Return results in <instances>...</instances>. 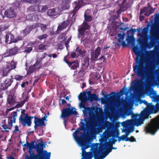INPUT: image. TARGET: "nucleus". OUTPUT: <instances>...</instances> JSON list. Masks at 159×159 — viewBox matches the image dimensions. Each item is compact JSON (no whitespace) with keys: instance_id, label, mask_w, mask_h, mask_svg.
Masks as SVG:
<instances>
[{"instance_id":"34","label":"nucleus","mask_w":159,"mask_h":159,"mask_svg":"<svg viewBox=\"0 0 159 159\" xmlns=\"http://www.w3.org/2000/svg\"><path fill=\"white\" fill-rule=\"evenodd\" d=\"M23 146H26L27 148H29V149H31L33 148H36L35 146H34V142H32L30 143L27 142L26 143L23 145Z\"/></svg>"},{"instance_id":"38","label":"nucleus","mask_w":159,"mask_h":159,"mask_svg":"<svg viewBox=\"0 0 159 159\" xmlns=\"http://www.w3.org/2000/svg\"><path fill=\"white\" fill-rule=\"evenodd\" d=\"M90 27L87 22H84L82 24L80 28L81 29L85 31L86 30H88Z\"/></svg>"},{"instance_id":"17","label":"nucleus","mask_w":159,"mask_h":159,"mask_svg":"<svg viewBox=\"0 0 159 159\" xmlns=\"http://www.w3.org/2000/svg\"><path fill=\"white\" fill-rule=\"evenodd\" d=\"M4 15L6 17L11 18L15 17L16 13L14 9L11 7L5 11Z\"/></svg>"},{"instance_id":"60","label":"nucleus","mask_w":159,"mask_h":159,"mask_svg":"<svg viewBox=\"0 0 159 159\" xmlns=\"http://www.w3.org/2000/svg\"><path fill=\"white\" fill-rule=\"evenodd\" d=\"M119 43L121 44V46L123 47H125L128 46L127 44L126 43L125 41H122V40H121V42Z\"/></svg>"},{"instance_id":"11","label":"nucleus","mask_w":159,"mask_h":159,"mask_svg":"<svg viewBox=\"0 0 159 159\" xmlns=\"http://www.w3.org/2000/svg\"><path fill=\"white\" fill-rule=\"evenodd\" d=\"M16 63L12 60L10 63H8L6 66L3 67L1 70L2 76H7L11 70L16 68Z\"/></svg>"},{"instance_id":"20","label":"nucleus","mask_w":159,"mask_h":159,"mask_svg":"<svg viewBox=\"0 0 159 159\" xmlns=\"http://www.w3.org/2000/svg\"><path fill=\"white\" fill-rule=\"evenodd\" d=\"M122 125L124 128V131L125 132L126 135H125L127 136V137L130 133L134 131V128L133 127L126 123H125L124 122H122Z\"/></svg>"},{"instance_id":"37","label":"nucleus","mask_w":159,"mask_h":159,"mask_svg":"<svg viewBox=\"0 0 159 159\" xmlns=\"http://www.w3.org/2000/svg\"><path fill=\"white\" fill-rule=\"evenodd\" d=\"M25 2L30 3L34 4L35 5H39L41 2V0H24Z\"/></svg>"},{"instance_id":"35","label":"nucleus","mask_w":159,"mask_h":159,"mask_svg":"<svg viewBox=\"0 0 159 159\" xmlns=\"http://www.w3.org/2000/svg\"><path fill=\"white\" fill-rule=\"evenodd\" d=\"M89 38L88 37H85V36L81 38V42L84 45L89 43L90 41Z\"/></svg>"},{"instance_id":"5","label":"nucleus","mask_w":159,"mask_h":159,"mask_svg":"<svg viewBox=\"0 0 159 159\" xmlns=\"http://www.w3.org/2000/svg\"><path fill=\"white\" fill-rule=\"evenodd\" d=\"M159 111V103H157L155 106H151L148 109H144L140 113V125L143 124V121L148 118L150 114L155 113Z\"/></svg>"},{"instance_id":"53","label":"nucleus","mask_w":159,"mask_h":159,"mask_svg":"<svg viewBox=\"0 0 159 159\" xmlns=\"http://www.w3.org/2000/svg\"><path fill=\"white\" fill-rule=\"evenodd\" d=\"M32 50V47H28L27 46L25 48V50L24 51L25 52H30Z\"/></svg>"},{"instance_id":"54","label":"nucleus","mask_w":159,"mask_h":159,"mask_svg":"<svg viewBox=\"0 0 159 159\" xmlns=\"http://www.w3.org/2000/svg\"><path fill=\"white\" fill-rule=\"evenodd\" d=\"M111 136L114 138H118V140L119 142H120L122 140L121 137H118L117 135L115 133H112L111 134Z\"/></svg>"},{"instance_id":"33","label":"nucleus","mask_w":159,"mask_h":159,"mask_svg":"<svg viewBox=\"0 0 159 159\" xmlns=\"http://www.w3.org/2000/svg\"><path fill=\"white\" fill-rule=\"evenodd\" d=\"M47 14L50 16H54L57 14L56 12H55V8L50 9L48 10L47 12Z\"/></svg>"},{"instance_id":"39","label":"nucleus","mask_w":159,"mask_h":159,"mask_svg":"<svg viewBox=\"0 0 159 159\" xmlns=\"http://www.w3.org/2000/svg\"><path fill=\"white\" fill-rule=\"evenodd\" d=\"M78 37L79 38H82V37L85 36V32L84 30H83L80 28H79L78 30Z\"/></svg>"},{"instance_id":"2","label":"nucleus","mask_w":159,"mask_h":159,"mask_svg":"<svg viewBox=\"0 0 159 159\" xmlns=\"http://www.w3.org/2000/svg\"><path fill=\"white\" fill-rule=\"evenodd\" d=\"M83 127H80L73 133V136L75 140L81 146L82 157L81 159H92L93 154L91 151L86 152L85 149L89 147V145L85 139V134L81 130H84Z\"/></svg>"},{"instance_id":"56","label":"nucleus","mask_w":159,"mask_h":159,"mask_svg":"<svg viewBox=\"0 0 159 159\" xmlns=\"http://www.w3.org/2000/svg\"><path fill=\"white\" fill-rule=\"evenodd\" d=\"M75 52H76V54L78 56L80 55L81 49H80L79 47H77L75 50Z\"/></svg>"},{"instance_id":"64","label":"nucleus","mask_w":159,"mask_h":159,"mask_svg":"<svg viewBox=\"0 0 159 159\" xmlns=\"http://www.w3.org/2000/svg\"><path fill=\"white\" fill-rule=\"evenodd\" d=\"M106 59L104 56H102L101 57L98 59V60H101V61H102L101 62L102 63V62H105Z\"/></svg>"},{"instance_id":"42","label":"nucleus","mask_w":159,"mask_h":159,"mask_svg":"<svg viewBox=\"0 0 159 159\" xmlns=\"http://www.w3.org/2000/svg\"><path fill=\"white\" fill-rule=\"evenodd\" d=\"M143 103H144L147 106L148 108L146 109H148L149 107H151V106H154L153 105H150V104L148 103V102L146 101L145 100H143L140 98V104H141Z\"/></svg>"},{"instance_id":"49","label":"nucleus","mask_w":159,"mask_h":159,"mask_svg":"<svg viewBox=\"0 0 159 159\" xmlns=\"http://www.w3.org/2000/svg\"><path fill=\"white\" fill-rule=\"evenodd\" d=\"M144 46L146 48H151L153 46V44L150 43L145 42L144 43Z\"/></svg>"},{"instance_id":"51","label":"nucleus","mask_w":159,"mask_h":159,"mask_svg":"<svg viewBox=\"0 0 159 159\" xmlns=\"http://www.w3.org/2000/svg\"><path fill=\"white\" fill-rule=\"evenodd\" d=\"M48 37V35L46 34H44L42 35H39L37 38L40 40H42L43 39L46 38Z\"/></svg>"},{"instance_id":"10","label":"nucleus","mask_w":159,"mask_h":159,"mask_svg":"<svg viewBox=\"0 0 159 159\" xmlns=\"http://www.w3.org/2000/svg\"><path fill=\"white\" fill-rule=\"evenodd\" d=\"M33 118V116H29L27 113L26 116L24 117H22V116H20L19 118V123L20 124H21L23 127H25L26 125L28 126H30L32 124L31 120Z\"/></svg>"},{"instance_id":"52","label":"nucleus","mask_w":159,"mask_h":159,"mask_svg":"<svg viewBox=\"0 0 159 159\" xmlns=\"http://www.w3.org/2000/svg\"><path fill=\"white\" fill-rule=\"evenodd\" d=\"M24 78L23 76L20 75H16L15 76V79L17 80L20 81L22 80Z\"/></svg>"},{"instance_id":"7","label":"nucleus","mask_w":159,"mask_h":159,"mask_svg":"<svg viewBox=\"0 0 159 159\" xmlns=\"http://www.w3.org/2000/svg\"><path fill=\"white\" fill-rule=\"evenodd\" d=\"M159 129V118L152 119L151 122L146 126L145 130L147 133L154 134Z\"/></svg>"},{"instance_id":"41","label":"nucleus","mask_w":159,"mask_h":159,"mask_svg":"<svg viewBox=\"0 0 159 159\" xmlns=\"http://www.w3.org/2000/svg\"><path fill=\"white\" fill-rule=\"evenodd\" d=\"M84 16L85 19V20L87 22H90L92 19V17L89 15H87L85 13H84Z\"/></svg>"},{"instance_id":"8","label":"nucleus","mask_w":159,"mask_h":159,"mask_svg":"<svg viewBox=\"0 0 159 159\" xmlns=\"http://www.w3.org/2000/svg\"><path fill=\"white\" fill-rule=\"evenodd\" d=\"M105 148L100 145L98 148L95 149L93 152V157L94 159H103L105 158L110 153L106 150L105 152Z\"/></svg>"},{"instance_id":"50","label":"nucleus","mask_w":159,"mask_h":159,"mask_svg":"<svg viewBox=\"0 0 159 159\" xmlns=\"http://www.w3.org/2000/svg\"><path fill=\"white\" fill-rule=\"evenodd\" d=\"M133 113L132 111L128 109H126L124 111L125 114L127 116H129L130 115H131Z\"/></svg>"},{"instance_id":"12","label":"nucleus","mask_w":159,"mask_h":159,"mask_svg":"<svg viewBox=\"0 0 159 159\" xmlns=\"http://www.w3.org/2000/svg\"><path fill=\"white\" fill-rule=\"evenodd\" d=\"M138 116H139V114H135L133 113L131 115V119L123 122L133 127L134 126H139V118H137Z\"/></svg>"},{"instance_id":"27","label":"nucleus","mask_w":159,"mask_h":159,"mask_svg":"<svg viewBox=\"0 0 159 159\" xmlns=\"http://www.w3.org/2000/svg\"><path fill=\"white\" fill-rule=\"evenodd\" d=\"M34 124H37L39 126H45L46 125L45 122H43V120L41 119L36 116L34 117Z\"/></svg>"},{"instance_id":"24","label":"nucleus","mask_w":159,"mask_h":159,"mask_svg":"<svg viewBox=\"0 0 159 159\" xmlns=\"http://www.w3.org/2000/svg\"><path fill=\"white\" fill-rule=\"evenodd\" d=\"M88 106V104H87V103H82V104H80L79 107L80 108H83L84 110H83V113L84 114H87L91 110V108L90 107H87L86 106Z\"/></svg>"},{"instance_id":"31","label":"nucleus","mask_w":159,"mask_h":159,"mask_svg":"<svg viewBox=\"0 0 159 159\" xmlns=\"http://www.w3.org/2000/svg\"><path fill=\"white\" fill-rule=\"evenodd\" d=\"M89 66H87L86 64V65H82L81 68L80 70L79 71L78 74L81 76L83 77L85 74L84 71L87 69Z\"/></svg>"},{"instance_id":"6","label":"nucleus","mask_w":159,"mask_h":159,"mask_svg":"<svg viewBox=\"0 0 159 159\" xmlns=\"http://www.w3.org/2000/svg\"><path fill=\"white\" fill-rule=\"evenodd\" d=\"M78 113L76 111L74 107H70L66 108H63L61 111L60 118H63V123L65 126L66 125L67 122L68 118L71 115H77Z\"/></svg>"},{"instance_id":"29","label":"nucleus","mask_w":159,"mask_h":159,"mask_svg":"<svg viewBox=\"0 0 159 159\" xmlns=\"http://www.w3.org/2000/svg\"><path fill=\"white\" fill-rule=\"evenodd\" d=\"M68 66L71 70H74L79 67V64L78 61H75L70 62Z\"/></svg>"},{"instance_id":"3","label":"nucleus","mask_w":159,"mask_h":159,"mask_svg":"<svg viewBox=\"0 0 159 159\" xmlns=\"http://www.w3.org/2000/svg\"><path fill=\"white\" fill-rule=\"evenodd\" d=\"M133 91V93H130L129 99L133 102H139V78H136L131 83V86L128 90L127 88L124 87L120 90L121 95L125 94L127 96L129 93Z\"/></svg>"},{"instance_id":"43","label":"nucleus","mask_w":159,"mask_h":159,"mask_svg":"<svg viewBox=\"0 0 159 159\" xmlns=\"http://www.w3.org/2000/svg\"><path fill=\"white\" fill-rule=\"evenodd\" d=\"M48 55V54L46 53V52H44V53H43L42 56H41V57H40L39 58V60H37L36 61H38V62H39V63L40 64H41V67L42 66V63H41L40 62L41 61L44 59V58L46 56H47Z\"/></svg>"},{"instance_id":"45","label":"nucleus","mask_w":159,"mask_h":159,"mask_svg":"<svg viewBox=\"0 0 159 159\" xmlns=\"http://www.w3.org/2000/svg\"><path fill=\"white\" fill-rule=\"evenodd\" d=\"M39 26L40 27L41 30L43 32L45 31L47 29V26L46 25L40 24Z\"/></svg>"},{"instance_id":"47","label":"nucleus","mask_w":159,"mask_h":159,"mask_svg":"<svg viewBox=\"0 0 159 159\" xmlns=\"http://www.w3.org/2000/svg\"><path fill=\"white\" fill-rule=\"evenodd\" d=\"M8 27L9 26L6 25H0V32L7 29Z\"/></svg>"},{"instance_id":"9","label":"nucleus","mask_w":159,"mask_h":159,"mask_svg":"<svg viewBox=\"0 0 159 159\" xmlns=\"http://www.w3.org/2000/svg\"><path fill=\"white\" fill-rule=\"evenodd\" d=\"M133 0H118L116 4L120 7V10L121 11L126 10L132 4Z\"/></svg>"},{"instance_id":"55","label":"nucleus","mask_w":159,"mask_h":159,"mask_svg":"<svg viewBox=\"0 0 159 159\" xmlns=\"http://www.w3.org/2000/svg\"><path fill=\"white\" fill-rule=\"evenodd\" d=\"M129 141L131 142L135 141V139L134 136H131L130 138H127L126 141Z\"/></svg>"},{"instance_id":"48","label":"nucleus","mask_w":159,"mask_h":159,"mask_svg":"<svg viewBox=\"0 0 159 159\" xmlns=\"http://www.w3.org/2000/svg\"><path fill=\"white\" fill-rule=\"evenodd\" d=\"M47 46V45L46 44H41L39 45L38 48L39 50H43L45 49Z\"/></svg>"},{"instance_id":"19","label":"nucleus","mask_w":159,"mask_h":159,"mask_svg":"<svg viewBox=\"0 0 159 159\" xmlns=\"http://www.w3.org/2000/svg\"><path fill=\"white\" fill-rule=\"evenodd\" d=\"M5 42L8 43L9 41V43L13 42H16L17 40L15 39V36L11 33H8L6 34L5 36Z\"/></svg>"},{"instance_id":"13","label":"nucleus","mask_w":159,"mask_h":159,"mask_svg":"<svg viewBox=\"0 0 159 159\" xmlns=\"http://www.w3.org/2000/svg\"><path fill=\"white\" fill-rule=\"evenodd\" d=\"M10 79H7L4 81L3 84H2L0 87L1 91H3L7 90L8 87L11 86L13 82V76H10Z\"/></svg>"},{"instance_id":"61","label":"nucleus","mask_w":159,"mask_h":159,"mask_svg":"<svg viewBox=\"0 0 159 159\" xmlns=\"http://www.w3.org/2000/svg\"><path fill=\"white\" fill-rule=\"evenodd\" d=\"M5 36H4L2 34H0V43H2L3 41L4 40Z\"/></svg>"},{"instance_id":"59","label":"nucleus","mask_w":159,"mask_h":159,"mask_svg":"<svg viewBox=\"0 0 159 159\" xmlns=\"http://www.w3.org/2000/svg\"><path fill=\"white\" fill-rule=\"evenodd\" d=\"M29 84V82L28 81H26L25 82H23L21 84V87L22 88H25L26 86H27Z\"/></svg>"},{"instance_id":"1","label":"nucleus","mask_w":159,"mask_h":159,"mask_svg":"<svg viewBox=\"0 0 159 159\" xmlns=\"http://www.w3.org/2000/svg\"><path fill=\"white\" fill-rule=\"evenodd\" d=\"M139 28L130 29L127 31L126 40L128 44H131L132 51L135 57L133 56L135 62L133 65L134 73L131 75L134 77L136 75L139 77Z\"/></svg>"},{"instance_id":"36","label":"nucleus","mask_w":159,"mask_h":159,"mask_svg":"<svg viewBox=\"0 0 159 159\" xmlns=\"http://www.w3.org/2000/svg\"><path fill=\"white\" fill-rule=\"evenodd\" d=\"M88 99V100L91 102H92L94 100L97 101L98 100V96H97L96 94H93L90 96H89Z\"/></svg>"},{"instance_id":"57","label":"nucleus","mask_w":159,"mask_h":159,"mask_svg":"<svg viewBox=\"0 0 159 159\" xmlns=\"http://www.w3.org/2000/svg\"><path fill=\"white\" fill-rule=\"evenodd\" d=\"M36 26L35 25H30L27 27L30 32L33 29L36 28Z\"/></svg>"},{"instance_id":"28","label":"nucleus","mask_w":159,"mask_h":159,"mask_svg":"<svg viewBox=\"0 0 159 159\" xmlns=\"http://www.w3.org/2000/svg\"><path fill=\"white\" fill-rule=\"evenodd\" d=\"M39 5H34L31 6L28 8V11L30 12H32L34 11H40Z\"/></svg>"},{"instance_id":"30","label":"nucleus","mask_w":159,"mask_h":159,"mask_svg":"<svg viewBox=\"0 0 159 159\" xmlns=\"http://www.w3.org/2000/svg\"><path fill=\"white\" fill-rule=\"evenodd\" d=\"M28 96H25L23 100L19 102L15 106L13 107H15V108H16L21 107L24 105L25 102L28 101Z\"/></svg>"},{"instance_id":"15","label":"nucleus","mask_w":159,"mask_h":159,"mask_svg":"<svg viewBox=\"0 0 159 159\" xmlns=\"http://www.w3.org/2000/svg\"><path fill=\"white\" fill-rule=\"evenodd\" d=\"M41 67V64H40L38 61H36L33 65L30 66L27 71L26 75H30L35 71L36 69H39Z\"/></svg>"},{"instance_id":"25","label":"nucleus","mask_w":159,"mask_h":159,"mask_svg":"<svg viewBox=\"0 0 159 159\" xmlns=\"http://www.w3.org/2000/svg\"><path fill=\"white\" fill-rule=\"evenodd\" d=\"M74 3L76 4V6L74 7L73 10V12L74 13L73 16L74 15L75 13L83 5V0H78V2H75Z\"/></svg>"},{"instance_id":"62","label":"nucleus","mask_w":159,"mask_h":159,"mask_svg":"<svg viewBox=\"0 0 159 159\" xmlns=\"http://www.w3.org/2000/svg\"><path fill=\"white\" fill-rule=\"evenodd\" d=\"M20 111H21V114L20 116H22V117H24L25 116H26V115L27 114L25 113V109H19Z\"/></svg>"},{"instance_id":"32","label":"nucleus","mask_w":159,"mask_h":159,"mask_svg":"<svg viewBox=\"0 0 159 159\" xmlns=\"http://www.w3.org/2000/svg\"><path fill=\"white\" fill-rule=\"evenodd\" d=\"M2 123V127L5 130L7 129L11 130L12 129V127L13 126V125H9L8 123V124L7 125L6 120H4Z\"/></svg>"},{"instance_id":"21","label":"nucleus","mask_w":159,"mask_h":159,"mask_svg":"<svg viewBox=\"0 0 159 159\" xmlns=\"http://www.w3.org/2000/svg\"><path fill=\"white\" fill-rule=\"evenodd\" d=\"M70 20L68 19L63 21L60 25L58 26L57 31L60 32L65 29L70 24Z\"/></svg>"},{"instance_id":"16","label":"nucleus","mask_w":159,"mask_h":159,"mask_svg":"<svg viewBox=\"0 0 159 159\" xmlns=\"http://www.w3.org/2000/svg\"><path fill=\"white\" fill-rule=\"evenodd\" d=\"M20 52V49L17 46H15L13 48L9 49L7 53H5L4 57H6L15 55Z\"/></svg>"},{"instance_id":"46","label":"nucleus","mask_w":159,"mask_h":159,"mask_svg":"<svg viewBox=\"0 0 159 159\" xmlns=\"http://www.w3.org/2000/svg\"><path fill=\"white\" fill-rule=\"evenodd\" d=\"M89 59L88 57L85 58L82 61V65H86V64L87 66H89Z\"/></svg>"},{"instance_id":"14","label":"nucleus","mask_w":159,"mask_h":159,"mask_svg":"<svg viewBox=\"0 0 159 159\" xmlns=\"http://www.w3.org/2000/svg\"><path fill=\"white\" fill-rule=\"evenodd\" d=\"M18 111H20V110H17L16 111L12 112L11 115L8 117L7 122L10 125H13V123H16V119L17 116Z\"/></svg>"},{"instance_id":"4","label":"nucleus","mask_w":159,"mask_h":159,"mask_svg":"<svg viewBox=\"0 0 159 159\" xmlns=\"http://www.w3.org/2000/svg\"><path fill=\"white\" fill-rule=\"evenodd\" d=\"M36 148H37V154L33 155L32 157L33 159H50L51 156V152H48L46 150H43V148L45 147L44 143L43 144V141L41 140L40 142L38 144L35 143Z\"/></svg>"},{"instance_id":"26","label":"nucleus","mask_w":159,"mask_h":159,"mask_svg":"<svg viewBox=\"0 0 159 159\" xmlns=\"http://www.w3.org/2000/svg\"><path fill=\"white\" fill-rule=\"evenodd\" d=\"M100 145H101L102 147H103L105 148V149L107 148L106 149L108 152H111L112 149L113 148L112 144L111 143L109 142H106Z\"/></svg>"},{"instance_id":"22","label":"nucleus","mask_w":159,"mask_h":159,"mask_svg":"<svg viewBox=\"0 0 159 159\" xmlns=\"http://www.w3.org/2000/svg\"><path fill=\"white\" fill-rule=\"evenodd\" d=\"M78 98L81 101L80 104H82V102L87 103V101L88 100L85 92H83V93L81 92L78 96Z\"/></svg>"},{"instance_id":"63","label":"nucleus","mask_w":159,"mask_h":159,"mask_svg":"<svg viewBox=\"0 0 159 159\" xmlns=\"http://www.w3.org/2000/svg\"><path fill=\"white\" fill-rule=\"evenodd\" d=\"M15 129L13 131V133L14 134V133H16L17 131H19L20 130L19 129V127L17 125H16L15 126Z\"/></svg>"},{"instance_id":"40","label":"nucleus","mask_w":159,"mask_h":159,"mask_svg":"<svg viewBox=\"0 0 159 159\" xmlns=\"http://www.w3.org/2000/svg\"><path fill=\"white\" fill-rule=\"evenodd\" d=\"M125 33L124 32H123L122 34L119 33L118 34V36L119 37V39H118V42H121V40H123L124 39Z\"/></svg>"},{"instance_id":"18","label":"nucleus","mask_w":159,"mask_h":159,"mask_svg":"<svg viewBox=\"0 0 159 159\" xmlns=\"http://www.w3.org/2000/svg\"><path fill=\"white\" fill-rule=\"evenodd\" d=\"M101 48L99 47H98L95 49L94 52H93V53L91 54V60L92 61H97L98 57L100 53Z\"/></svg>"},{"instance_id":"58","label":"nucleus","mask_w":159,"mask_h":159,"mask_svg":"<svg viewBox=\"0 0 159 159\" xmlns=\"http://www.w3.org/2000/svg\"><path fill=\"white\" fill-rule=\"evenodd\" d=\"M48 9V7L47 6H43L42 8L41 11L40 12H45Z\"/></svg>"},{"instance_id":"44","label":"nucleus","mask_w":159,"mask_h":159,"mask_svg":"<svg viewBox=\"0 0 159 159\" xmlns=\"http://www.w3.org/2000/svg\"><path fill=\"white\" fill-rule=\"evenodd\" d=\"M30 32L28 28L26 27L24 30L22 31L21 34H22L23 36L24 37L26 36Z\"/></svg>"},{"instance_id":"23","label":"nucleus","mask_w":159,"mask_h":159,"mask_svg":"<svg viewBox=\"0 0 159 159\" xmlns=\"http://www.w3.org/2000/svg\"><path fill=\"white\" fill-rule=\"evenodd\" d=\"M7 102L10 106H14L17 102L16 101L14 95L12 94H9L7 98Z\"/></svg>"}]
</instances>
